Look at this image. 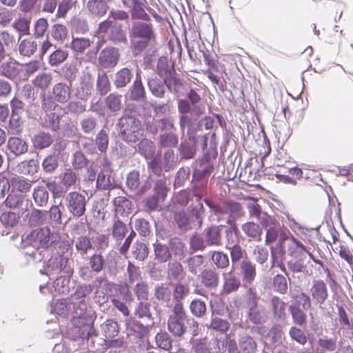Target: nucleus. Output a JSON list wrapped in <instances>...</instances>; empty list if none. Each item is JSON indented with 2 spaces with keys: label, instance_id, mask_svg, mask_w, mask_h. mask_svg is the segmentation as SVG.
<instances>
[{
  "label": "nucleus",
  "instance_id": "obj_1",
  "mask_svg": "<svg viewBox=\"0 0 353 353\" xmlns=\"http://www.w3.org/2000/svg\"><path fill=\"white\" fill-rule=\"evenodd\" d=\"M204 203L209 208V219L217 223L225 221L227 225L212 224L206 227L203 232L209 247H221L224 241L233 244L240 232L236 221L243 216L242 205L232 199L216 201L205 197Z\"/></svg>",
  "mask_w": 353,
  "mask_h": 353
},
{
  "label": "nucleus",
  "instance_id": "obj_2",
  "mask_svg": "<svg viewBox=\"0 0 353 353\" xmlns=\"http://www.w3.org/2000/svg\"><path fill=\"white\" fill-rule=\"evenodd\" d=\"M19 248L23 250L26 255L38 259L37 254L40 250H57L59 253H67L70 249V243L69 241L61 239L58 234L52 232L49 226H44L23 235Z\"/></svg>",
  "mask_w": 353,
  "mask_h": 353
},
{
  "label": "nucleus",
  "instance_id": "obj_3",
  "mask_svg": "<svg viewBox=\"0 0 353 353\" xmlns=\"http://www.w3.org/2000/svg\"><path fill=\"white\" fill-rule=\"evenodd\" d=\"M130 15L126 11L112 8L108 19L99 23L97 32L106 33L108 39L114 45L127 44L126 32L118 21L128 23Z\"/></svg>",
  "mask_w": 353,
  "mask_h": 353
},
{
  "label": "nucleus",
  "instance_id": "obj_4",
  "mask_svg": "<svg viewBox=\"0 0 353 353\" xmlns=\"http://www.w3.org/2000/svg\"><path fill=\"white\" fill-rule=\"evenodd\" d=\"M121 139L128 143L137 142L143 134L141 121L137 111V107L128 105L117 124Z\"/></svg>",
  "mask_w": 353,
  "mask_h": 353
},
{
  "label": "nucleus",
  "instance_id": "obj_5",
  "mask_svg": "<svg viewBox=\"0 0 353 353\" xmlns=\"http://www.w3.org/2000/svg\"><path fill=\"white\" fill-rule=\"evenodd\" d=\"M94 315L85 314L72 319V326L68 328L66 337L74 341H81L88 346H94V339L97 334L93 325Z\"/></svg>",
  "mask_w": 353,
  "mask_h": 353
},
{
  "label": "nucleus",
  "instance_id": "obj_6",
  "mask_svg": "<svg viewBox=\"0 0 353 353\" xmlns=\"http://www.w3.org/2000/svg\"><path fill=\"white\" fill-rule=\"evenodd\" d=\"M132 39H139L132 42L133 51L140 53L145 50L150 43L156 40V33L150 21H132L128 30Z\"/></svg>",
  "mask_w": 353,
  "mask_h": 353
},
{
  "label": "nucleus",
  "instance_id": "obj_7",
  "mask_svg": "<svg viewBox=\"0 0 353 353\" xmlns=\"http://www.w3.org/2000/svg\"><path fill=\"white\" fill-rule=\"evenodd\" d=\"M168 329L176 338H182L187 332L194 337L198 334L199 324L185 310L172 309L168 320Z\"/></svg>",
  "mask_w": 353,
  "mask_h": 353
},
{
  "label": "nucleus",
  "instance_id": "obj_8",
  "mask_svg": "<svg viewBox=\"0 0 353 353\" xmlns=\"http://www.w3.org/2000/svg\"><path fill=\"white\" fill-rule=\"evenodd\" d=\"M52 252L51 257L46 263L40 273L48 276L57 274L61 272L72 275L73 269L71 267L68 256L65 253H59L57 250H50Z\"/></svg>",
  "mask_w": 353,
  "mask_h": 353
},
{
  "label": "nucleus",
  "instance_id": "obj_9",
  "mask_svg": "<svg viewBox=\"0 0 353 353\" xmlns=\"http://www.w3.org/2000/svg\"><path fill=\"white\" fill-rule=\"evenodd\" d=\"M201 142L203 149H205L208 144L207 135L196 136L189 133L188 139H183L178 145L177 154L179 162H185L194 159L197 153V143Z\"/></svg>",
  "mask_w": 353,
  "mask_h": 353
},
{
  "label": "nucleus",
  "instance_id": "obj_10",
  "mask_svg": "<svg viewBox=\"0 0 353 353\" xmlns=\"http://www.w3.org/2000/svg\"><path fill=\"white\" fill-rule=\"evenodd\" d=\"M199 278L200 284L193 285V293L208 298V290H216L219 285V273L215 269L206 268L203 270Z\"/></svg>",
  "mask_w": 353,
  "mask_h": 353
},
{
  "label": "nucleus",
  "instance_id": "obj_11",
  "mask_svg": "<svg viewBox=\"0 0 353 353\" xmlns=\"http://www.w3.org/2000/svg\"><path fill=\"white\" fill-rule=\"evenodd\" d=\"M94 285L83 283L77 285L75 291L71 295L73 303V313L75 316H83L88 314L87 312L88 305V296L94 290Z\"/></svg>",
  "mask_w": 353,
  "mask_h": 353
},
{
  "label": "nucleus",
  "instance_id": "obj_12",
  "mask_svg": "<svg viewBox=\"0 0 353 353\" xmlns=\"http://www.w3.org/2000/svg\"><path fill=\"white\" fill-rule=\"evenodd\" d=\"M89 199L81 193L73 191L67 193L63 198V208L65 207L71 216L80 218L85 215Z\"/></svg>",
  "mask_w": 353,
  "mask_h": 353
},
{
  "label": "nucleus",
  "instance_id": "obj_13",
  "mask_svg": "<svg viewBox=\"0 0 353 353\" xmlns=\"http://www.w3.org/2000/svg\"><path fill=\"white\" fill-rule=\"evenodd\" d=\"M126 187L128 190L137 196H142L152 187L150 177H140V173L137 170L129 172L126 177Z\"/></svg>",
  "mask_w": 353,
  "mask_h": 353
},
{
  "label": "nucleus",
  "instance_id": "obj_14",
  "mask_svg": "<svg viewBox=\"0 0 353 353\" xmlns=\"http://www.w3.org/2000/svg\"><path fill=\"white\" fill-rule=\"evenodd\" d=\"M201 97L195 89L191 88L185 99H179L177 108L185 111H192V115L200 117L204 114L205 108L200 104Z\"/></svg>",
  "mask_w": 353,
  "mask_h": 353
},
{
  "label": "nucleus",
  "instance_id": "obj_15",
  "mask_svg": "<svg viewBox=\"0 0 353 353\" xmlns=\"http://www.w3.org/2000/svg\"><path fill=\"white\" fill-rule=\"evenodd\" d=\"M94 78L88 69L80 75L78 83L74 87V97L81 101H87L94 91Z\"/></svg>",
  "mask_w": 353,
  "mask_h": 353
},
{
  "label": "nucleus",
  "instance_id": "obj_16",
  "mask_svg": "<svg viewBox=\"0 0 353 353\" xmlns=\"http://www.w3.org/2000/svg\"><path fill=\"white\" fill-rule=\"evenodd\" d=\"M247 307V321H250L256 325H263L268 321L269 319V312L264 305L258 302L248 305Z\"/></svg>",
  "mask_w": 353,
  "mask_h": 353
},
{
  "label": "nucleus",
  "instance_id": "obj_17",
  "mask_svg": "<svg viewBox=\"0 0 353 353\" xmlns=\"http://www.w3.org/2000/svg\"><path fill=\"white\" fill-rule=\"evenodd\" d=\"M174 119L172 117L153 119L146 123L147 132L154 136L174 129Z\"/></svg>",
  "mask_w": 353,
  "mask_h": 353
},
{
  "label": "nucleus",
  "instance_id": "obj_18",
  "mask_svg": "<svg viewBox=\"0 0 353 353\" xmlns=\"http://www.w3.org/2000/svg\"><path fill=\"white\" fill-rule=\"evenodd\" d=\"M120 52L116 47H106L103 49L99 55V63L100 65L105 69L114 68L119 63Z\"/></svg>",
  "mask_w": 353,
  "mask_h": 353
},
{
  "label": "nucleus",
  "instance_id": "obj_19",
  "mask_svg": "<svg viewBox=\"0 0 353 353\" xmlns=\"http://www.w3.org/2000/svg\"><path fill=\"white\" fill-rule=\"evenodd\" d=\"M23 70V66L22 65L10 58L1 64L0 74L12 81L17 82L21 79V74Z\"/></svg>",
  "mask_w": 353,
  "mask_h": 353
},
{
  "label": "nucleus",
  "instance_id": "obj_20",
  "mask_svg": "<svg viewBox=\"0 0 353 353\" xmlns=\"http://www.w3.org/2000/svg\"><path fill=\"white\" fill-rule=\"evenodd\" d=\"M209 179L192 174L191 188L195 201H203L205 197H208Z\"/></svg>",
  "mask_w": 353,
  "mask_h": 353
},
{
  "label": "nucleus",
  "instance_id": "obj_21",
  "mask_svg": "<svg viewBox=\"0 0 353 353\" xmlns=\"http://www.w3.org/2000/svg\"><path fill=\"white\" fill-rule=\"evenodd\" d=\"M309 294L315 304L325 303L328 298V290L326 283L321 279L314 280L309 290Z\"/></svg>",
  "mask_w": 353,
  "mask_h": 353
},
{
  "label": "nucleus",
  "instance_id": "obj_22",
  "mask_svg": "<svg viewBox=\"0 0 353 353\" xmlns=\"http://www.w3.org/2000/svg\"><path fill=\"white\" fill-rule=\"evenodd\" d=\"M171 291L174 302L173 310H185L183 301L190 294V287L187 283L182 282L175 283L172 285Z\"/></svg>",
  "mask_w": 353,
  "mask_h": 353
},
{
  "label": "nucleus",
  "instance_id": "obj_23",
  "mask_svg": "<svg viewBox=\"0 0 353 353\" xmlns=\"http://www.w3.org/2000/svg\"><path fill=\"white\" fill-rule=\"evenodd\" d=\"M239 271L243 285H252L256 277V265L245 257V259L240 263Z\"/></svg>",
  "mask_w": 353,
  "mask_h": 353
},
{
  "label": "nucleus",
  "instance_id": "obj_24",
  "mask_svg": "<svg viewBox=\"0 0 353 353\" xmlns=\"http://www.w3.org/2000/svg\"><path fill=\"white\" fill-rule=\"evenodd\" d=\"M203 201H196L188 206L186 213L194 227L201 228L203 224L205 209Z\"/></svg>",
  "mask_w": 353,
  "mask_h": 353
},
{
  "label": "nucleus",
  "instance_id": "obj_25",
  "mask_svg": "<svg viewBox=\"0 0 353 353\" xmlns=\"http://www.w3.org/2000/svg\"><path fill=\"white\" fill-rule=\"evenodd\" d=\"M214 170V166L210 154L205 152L193 169L192 174L209 179Z\"/></svg>",
  "mask_w": 353,
  "mask_h": 353
},
{
  "label": "nucleus",
  "instance_id": "obj_26",
  "mask_svg": "<svg viewBox=\"0 0 353 353\" xmlns=\"http://www.w3.org/2000/svg\"><path fill=\"white\" fill-rule=\"evenodd\" d=\"M134 314L141 319L145 320L149 323L150 326L154 324V317L153 316L152 304L148 301H140L135 305Z\"/></svg>",
  "mask_w": 353,
  "mask_h": 353
},
{
  "label": "nucleus",
  "instance_id": "obj_27",
  "mask_svg": "<svg viewBox=\"0 0 353 353\" xmlns=\"http://www.w3.org/2000/svg\"><path fill=\"white\" fill-rule=\"evenodd\" d=\"M126 97L130 101L140 102L146 98L145 88L140 76H137L132 84L130 86Z\"/></svg>",
  "mask_w": 353,
  "mask_h": 353
},
{
  "label": "nucleus",
  "instance_id": "obj_28",
  "mask_svg": "<svg viewBox=\"0 0 353 353\" xmlns=\"http://www.w3.org/2000/svg\"><path fill=\"white\" fill-rule=\"evenodd\" d=\"M133 78V70L127 67L117 70L112 76L113 85L117 89H122L129 85Z\"/></svg>",
  "mask_w": 353,
  "mask_h": 353
},
{
  "label": "nucleus",
  "instance_id": "obj_29",
  "mask_svg": "<svg viewBox=\"0 0 353 353\" xmlns=\"http://www.w3.org/2000/svg\"><path fill=\"white\" fill-rule=\"evenodd\" d=\"M62 202L59 205H52L46 210L47 225L50 228H59L63 223V212L61 209Z\"/></svg>",
  "mask_w": 353,
  "mask_h": 353
},
{
  "label": "nucleus",
  "instance_id": "obj_30",
  "mask_svg": "<svg viewBox=\"0 0 353 353\" xmlns=\"http://www.w3.org/2000/svg\"><path fill=\"white\" fill-rule=\"evenodd\" d=\"M71 85L59 82L53 85L51 94L59 103L64 104L68 102L71 97Z\"/></svg>",
  "mask_w": 353,
  "mask_h": 353
},
{
  "label": "nucleus",
  "instance_id": "obj_31",
  "mask_svg": "<svg viewBox=\"0 0 353 353\" xmlns=\"http://www.w3.org/2000/svg\"><path fill=\"white\" fill-rule=\"evenodd\" d=\"M147 86L151 94L156 98L163 99L166 93L163 79L158 77L148 78Z\"/></svg>",
  "mask_w": 353,
  "mask_h": 353
},
{
  "label": "nucleus",
  "instance_id": "obj_32",
  "mask_svg": "<svg viewBox=\"0 0 353 353\" xmlns=\"http://www.w3.org/2000/svg\"><path fill=\"white\" fill-rule=\"evenodd\" d=\"M297 245L301 248L302 251L299 252L298 256L287 262L288 269L294 274L304 272L307 268L304 262V259L306 258L304 252L305 246L301 243H297Z\"/></svg>",
  "mask_w": 353,
  "mask_h": 353
},
{
  "label": "nucleus",
  "instance_id": "obj_33",
  "mask_svg": "<svg viewBox=\"0 0 353 353\" xmlns=\"http://www.w3.org/2000/svg\"><path fill=\"white\" fill-rule=\"evenodd\" d=\"M86 9L91 16L101 17L107 13L109 6L105 0H88Z\"/></svg>",
  "mask_w": 353,
  "mask_h": 353
},
{
  "label": "nucleus",
  "instance_id": "obj_34",
  "mask_svg": "<svg viewBox=\"0 0 353 353\" xmlns=\"http://www.w3.org/2000/svg\"><path fill=\"white\" fill-rule=\"evenodd\" d=\"M32 142L35 150H41L49 148L52 144L54 137L50 132L39 131L32 137Z\"/></svg>",
  "mask_w": 353,
  "mask_h": 353
},
{
  "label": "nucleus",
  "instance_id": "obj_35",
  "mask_svg": "<svg viewBox=\"0 0 353 353\" xmlns=\"http://www.w3.org/2000/svg\"><path fill=\"white\" fill-rule=\"evenodd\" d=\"M73 243L77 253L83 259L94 248L91 239L85 235H80L75 238L73 240Z\"/></svg>",
  "mask_w": 353,
  "mask_h": 353
},
{
  "label": "nucleus",
  "instance_id": "obj_36",
  "mask_svg": "<svg viewBox=\"0 0 353 353\" xmlns=\"http://www.w3.org/2000/svg\"><path fill=\"white\" fill-rule=\"evenodd\" d=\"M114 206L115 216L118 214L122 216H128L132 211V201L128 198L119 196L115 197L113 200Z\"/></svg>",
  "mask_w": 353,
  "mask_h": 353
},
{
  "label": "nucleus",
  "instance_id": "obj_37",
  "mask_svg": "<svg viewBox=\"0 0 353 353\" xmlns=\"http://www.w3.org/2000/svg\"><path fill=\"white\" fill-rule=\"evenodd\" d=\"M238 343L242 353H255L257 350L258 344L256 340L247 333L239 334Z\"/></svg>",
  "mask_w": 353,
  "mask_h": 353
},
{
  "label": "nucleus",
  "instance_id": "obj_38",
  "mask_svg": "<svg viewBox=\"0 0 353 353\" xmlns=\"http://www.w3.org/2000/svg\"><path fill=\"white\" fill-rule=\"evenodd\" d=\"M178 145V134L172 132V130L159 134L158 145L160 148L173 149L174 148H176Z\"/></svg>",
  "mask_w": 353,
  "mask_h": 353
},
{
  "label": "nucleus",
  "instance_id": "obj_39",
  "mask_svg": "<svg viewBox=\"0 0 353 353\" xmlns=\"http://www.w3.org/2000/svg\"><path fill=\"white\" fill-rule=\"evenodd\" d=\"M185 276V272L182 264L176 261L168 264L167 276L169 280L181 282Z\"/></svg>",
  "mask_w": 353,
  "mask_h": 353
},
{
  "label": "nucleus",
  "instance_id": "obj_40",
  "mask_svg": "<svg viewBox=\"0 0 353 353\" xmlns=\"http://www.w3.org/2000/svg\"><path fill=\"white\" fill-rule=\"evenodd\" d=\"M7 148L10 153L17 157L27 152L28 145L22 139L13 137L9 138L7 143Z\"/></svg>",
  "mask_w": 353,
  "mask_h": 353
},
{
  "label": "nucleus",
  "instance_id": "obj_41",
  "mask_svg": "<svg viewBox=\"0 0 353 353\" xmlns=\"http://www.w3.org/2000/svg\"><path fill=\"white\" fill-rule=\"evenodd\" d=\"M178 108V112L179 113V128L181 136H184L185 128H188L187 134L189 137V133H192V134H196V132L193 128V121L189 113L192 114V111H185L183 110H180V108Z\"/></svg>",
  "mask_w": 353,
  "mask_h": 353
},
{
  "label": "nucleus",
  "instance_id": "obj_42",
  "mask_svg": "<svg viewBox=\"0 0 353 353\" xmlns=\"http://www.w3.org/2000/svg\"><path fill=\"white\" fill-rule=\"evenodd\" d=\"M156 72L161 79L175 73L174 63L166 57L162 56L158 59Z\"/></svg>",
  "mask_w": 353,
  "mask_h": 353
},
{
  "label": "nucleus",
  "instance_id": "obj_43",
  "mask_svg": "<svg viewBox=\"0 0 353 353\" xmlns=\"http://www.w3.org/2000/svg\"><path fill=\"white\" fill-rule=\"evenodd\" d=\"M51 312L63 317H75L73 313V303H68L65 299L57 301L52 306Z\"/></svg>",
  "mask_w": 353,
  "mask_h": 353
},
{
  "label": "nucleus",
  "instance_id": "obj_44",
  "mask_svg": "<svg viewBox=\"0 0 353 353\" xmlns=\"http://www.w3.org/2000/svg\"><path fill=\"white\" fill-rule=\"evenodd\" d=\"M111 170L109 168H104L97 175L96 186L99 190H110L115 188L111 176Z\"/></svg>",
  "mask_w": 353,
  "mask_h": 353
},
{
  "label": "nucleus",
  "instance_id": "obj_45",
  "mask_svg": "<svg viewBox=\"0 0 353 353\" xmlns=\"http://www.w3.org/2000/svg\"><path fill=\"white\" fill-rule=\"evenodd\" d=\"M32 198L37 207L44 208L46 207L48 203L50 194L47 188H44L43 185H37L34 188Z\"/></svg>",
  "mask_w": 353,
  "mask_h": 353
},
{
  "label": "nucleus",
  "instance_id": "obj_46",
  "mask_svg": "<svg viewBox=\"0 0 353 353\" xmlns=\"http://www.w3.org/2000/svg\"><path fill=\"white\" fill-rule=\"evenodd\" d=\"M128 232V229L127 225L118 216H115L113 219L112 234L117 243L121 244Z\"/></svg>",
  "mask_w": 353,
  "mask_h": 353
},
{
  "label": "nucleus",
  "instance_id": "obj_47",
  "mask_svg": "<svg viewBox=\"0 0 353 353\" xmlns=\"http://www.w3.org/2000/svg\"><path fill=\"white\" fill-rule=\"evenodd\" d=\"M111 90V83L107 73L100 71L97 74L96 82L97 93L101 97L106 95Z\"/></svg>",
  "mask_w": 353,
  "mask_h": 353
},
{
  "label": "nucleus",
  "instance_id": "obj_48",
  "mask_svg": "<svg viewBox=\"0 0 353 353\" xmlns=\"http://www.w3.org/2000/svg\"><path fill=\"white\" fill-rule=\"evenodd\" d=\"M174 221L178 229L182 232L190 231L194 227L184 210L176 212L174 214Z\"/></svg>",
  "mask_w": 353,
  "mask_h": 353
},
{
  "label": "nucleus",
  "instance_id": "obj_49",
  "mask_svg": "<svg viewBox=\"0 0 353 353\" xmlns=\"http://www.w3.org/2000/svg\"><path fill=\"white\" fill-rule=\"evenodd\" d=\"M94 141L96 149H97L101 154H105L109 145V130L105 127L101 128L96 134Z\"/></svg>",
  "mask_w": 353,
  "mask_h": 353
},
{
  "label": "nucleus",
  "instance_id": "obj_50",
  "mask_svg": "<svg viewBox=\"0 0 353 353\" xmlns=\"http://www.w3.org/2000/svg\"><path fill=\"white\" fill-rule=\"evenodd\" d=\"M137 151L146 160L156 157L155 144L152 141L148 139H143L141 140L137 145Z\"/></svg>",
  "mask_w": 353,
  "mask_h": 353
},
{
  "label": "nucleus",
  "instance_id": "obj_51",
  "mask_svg": "<svg viewBox=\"0 0 353 353\" xmlns=\"http://www.w3.org/2000/svg\"><path fill=\"white\" fill-rule=\"evenodd\" d=\"M155 259L159 263H166L172 258L168 244H163L157 241L153 244Z\"/></svg>",
  "mask_w": 353,
  "mask_h": 353
},
{
  "label": "nucleus",
  "instance_id": "obj_52",
  "mask_svg": "<svg viewBox=\"0 0 353 353\" xmlns=\"http://www.w3.org/2000/svg\"><path fill=\"white\" fill-rule=\"evenodd\" d=\"M208 255L210 258V261L217 269H225L230 265L228 254L222 251L212 250L209 252Z\"/></svg>",
  "mask_w": 353,
  "mask_h": 353
},
{
  "label": "nucleus",
  "instance_id": "obj_53",
  "mask_svg": "<svg viewBox=\"0 0 353 353\" xmlns=\"http://www.w3.org/2000/svg\"><path fill=\"white\" fill-rule=\"evenodd\" d=\"M99 125L97 117L88 115L85 116L79 121L81 130L85 134H94Z\"/></svg>",
  "mask_w": 353,
  "mask_h": 353
},
{
  "label": "nucleus",
  "instance_id": "obj_54",
  "mask_svg": "<svg viewBox=\"0 0 353 353\" xmlns=\"http://www.w3.org/2000/svg\"><path fill=\"white\" fill-rule=\"evenodd\" d=\"M39 169V163L38 160L34 159L23 161L17 165V171L20 174L32 176L38 172Z\"/></svg>",
  "mask_w": 353,
  "mask_h": 353
},
{
  "label": "nucleus",
  "instance_id": "obj_55",
  "mask_svg": "<svg viewBox=\"0 0 353 353\" xmlns=\"http://www.w3.org/2000/svg\"><path fill=\"white\" fill-rule=\"evenodd\" d=\"M241 286V280L231 272L224 274L223 292L229 294L238 290Z\"/></svg>",
  "mask_w": 353,
  "mask_h": 353
},
{
  "label": "nucleus",
  "instance_id": "obj_56",
  "mask_svg": "<svg viewBox=\"0 0 353 353\" xmlns=\"http://www.w3.org/2000/svg\"><path fill=\"white\" fill-rule=\"evenodd\" d=\"M130 8V16L134 21H150V17L144 9V3L136 0Z\"/></svg>",
  "mask_w": 353,
  "mask_h": 353
},
{
  "label": "nucleus",
  "instance_id": "obj_57",
  "mask_svg": "<svg viewBox=\"0 0 353 353\" xmlns=\"http://www.w3.org/2000/svg\"><path fill=\"white\" fill-rule=\"evenodd\" d=\"M208 329L216 332L219 334H225L230 327V323L226 319H221L219 316H214V312L212 313L211 321Z\"/></svg>",
  "mask_w": 353,
  "mask_h": 353
},
{
  "label": "nucleus",
  "instance_id": "obj_58",
  "mask_svg": "<svg viewBox=\"0 0 353 353\" xmlns=\"http://www.w3.org/2000/svg\"><path fill=\"white\" fill-rule=\"evenodd\" d=\"M242 231L250 239L254 241H259L263 232L262 228L259 225L253 221L245 223L241 226Z\"/></svg>",
  "mask_w": 353,
  "mask_h": 353
},
{
  "label": "nucleus",
  "instance_id": "obj_59",
  "mask_svg": "<svg viewBox=\"0 0 353 353\" xmlns=\"http://www.w3.org/2000/svg\"><path fill=\"white\" fill-rule=\"evenodd\" d=\"M88 265L98 274L105 270L106 260L101 252H96L88 258Z\"/></svg>",
  "mask_w": 353,
  "mask_h": 353
},
{
  "label": "nucleus",
  "instance_id": "obj_60",
  "mask_svg": "<svg viewBox=\"0 0 353 353\" xmlns=\"http://www.w3.org/2000/svg\"><path fill=\"white\" fill-rule=\"evenodd\" d=\"M105 106L112 113H117L122 108V95L116 92L109 94L104 100Z\"/></svg>",
  "mask_w": 353,
  "mask_h": 353
},
{
  "label": "nucleus",
  "instance_id": "obj_61",
  "mask_svg": "<svg viewBox=\"0 0 353 353\" xmlns=\"http://www.w3.org/2000/svg\"><path fill=\"white\" fill-rule=\"evenodd\" d=\"M163 164V170L165 172H170L173 170L177 162H179L178 154H175L173 149H166L163 154V159H161Z\"/></svg>",
  "mask_w": 353,
  "mask_h": 353
},
{
  "label": "nucleus",
  "instance_id": "obj_62",
  "mask_svg": "<svg viewBox=\"0 0 353 353\" xmlns=\"http://www.w3.org/2000/svg\"><path fill=\"white\" fill-rule=\"evenodd\" d=\"M71 276L65 274V276H60L57 278L53 283L54 290L59 294H68L72 288L70 282Z\"/></svg>",
  "mask_w": 353,
  "mask_h": 353
},
{
  "label": "nucleus",
  "instance_id": "obj_63",
  "mask_svg": "<svg viewBox=\"0 0 353 353\" xmlns=\"http://www.w3.org/2000/svg\"><path fill=\"white\" fill-rule=\"evenodd\" d=\"M131 254L135 260L142 262L148 258L149 248L144 242L137 241L132 245Z\"/></svg>",
  "mask_w": 353,
  "mask_h": 353
},
{
  "label": "nucleus",
  "instance_id": "obj_64",
  "mask_svg": "<svg viewBox=\"0 0 353 353\" xmlns=\"http://www.w3.org/2000/svg\"><path fill=\"white\" fill-rule=\"evenodd\" d=\"M154 296L158 301L168 304L171 301L172 293L168 286L164 283H159L155 285Z\"/></svg>",
  "mask_w": 353,
  "mask_h": 353
}]
</instances>
